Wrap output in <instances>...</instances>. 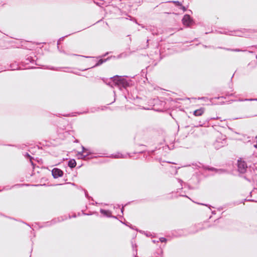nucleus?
I'll list each match as a JSON object with an SVG mask.
<instances>
[{
  "label": "nucleus",
  "instance_id": "nucleus-15",
  "mask_svg": "<svg viewBox=\"0 0 257 257\" xmlns=\"http://www.w3.org/2000/svg\"><path fill=\"white\" fill-rule=\"evenodd\" d=\"M26 156L27 157H29L30 158V160L31 161L32 158L31 157V156L28 153L26 154Z\"/></svg>",
  "mask_w": 257,
  "mask_h": 257
},
{
  "label": "nucleus",
  "instance_id": "nucleus-13",
  "mask_svg": "<svg viewBox=\"0 0 257 257\" xmlns=\"http://www.w3.org/2000/svg\"><path fill=\"white\" fill-rule=\"evenodd\" d=\"M115 158H123V156L121 154H118L115 156Z\"/></svg>",
  "mask_w": 257,
  "mask_h": 257
},
{
  "label": "nucleus",
  "instance_id": "nucleus-16",
  "mask_svg": "<svg viewBox=\"0 0 257 257\" xmlns=\"http://www.w3.org/2000/svg\"><path fill=\"white\" fill-rule=\"evenodd\" d=\"M123 207H122V209H121V212H122V213H123Z\"/></svg>",
  "mask_w": 257,
  "mask_h": 257
},
{
  "label": "nucleus",
  "instance_id": "nucleus-14",
  "mask_svg": "<svg viewBox=\"0 0 257 257\" xmlns=\"http://www.w3.org/2000/svg\"><path fill=\"white\" fill-rule=\"evenodd\" d=\"M173 3L178 5H181V4L178 1H174Z\"/></svg>",
  "mask_w": 257,
  "mask_h": 257
},
{
  "label": "nucleus",
  "instance_id": "nucleus-11",
  "mask_svg": "<svg viewBox=\"0 0 257 257\" xmlns=\"http://www.w3.org/2000/svg\"><path fill=\"white\" fill-rule=\"evenodd\" d=\"M160 240L161 242H163L166 241V239L165 238L162 237L160 238Z\"/></svg>",
  "mask_w": 257,
  "mask_h": 257
},
{
  "label": "nucleus",
  "instance_id": "nucleus-6",
  "mask_svg": "<svg viewBox=\"0 0 257 257\" xmlns=\"http://www.w3.org/2000/svg\"><path fill=\"white\" fill-rule=\"evenodd\" d=\"M182 22L184 25L189 26L191 23L190 17L188 15H185L182 19Z\"/></svg>",
  "mask_w": 257,
  "mask_h": 257
},
{
  "label": "nucleus",
  "instance_id": "nucleus-5",
  "mask_svg": "<svg viewBox=\"0 0 257 257\" xmlns=\"http://www.w3.org/2000/svg\"><path fill=\"white\" fill-rule=\"evenodd\" d=\"M52 174L54 178H57L63 175V172L59 169L54 168L52 171Z\"/></svg>",
  "mask_w": 257,
  "mask_h": 257
},
{
  "label": "nucleus",
  "instance_id": "nucleus-1",
  "mask_svg": "<svg viewBox=\"0 0 257 257\" xmlns=\"http://www.w3.org/2000/svg\"><path fill=\"white\" fill-rule=\"evenodd\" d=\"M112 84H110L111 87L113 85L117 86L118 87H126L129 85V82L123 77L115 76L112 78Z\"/></svg>",
  "mask_w": 257,
  "mask_h": 257
},
{
  "label": "nucleus",
  "instance_id": "nucleus-3",
  "mask_svg": "<svg viewBox=\"0 0 257 257\" xmlns=\"http://www.w3.org/2000/svg\"><path fill=\"white\" fill-rule=\"evenodd\" d=\"M82 152H78L77 157L78 159H85L86 157L90 154V152L83 146L82 147Z\"/></svg>",
  "mask_w": 257,
  "mask_h": 257
},
{
  "label": "nucleus",
  "instance_id": "nucleus-7",
  "mask_svg": "<svg viewBox=\"0 0 257 257\" xmlns=\"http://www.w3.org/2000/svg\"><path fill=\"white\" fill-rule=\"evenodd\" d=\"M204 112V108H200V109H197L195 110L193 112V114L195 116H201L203 114V113Z\"/></svg>",
  "mask_w": 257,
  "mask_h": 257
},
{
  "label": "nucleus",
  "instance_id": "nucleus-8",
  "mask_svg": "<svg viewBox=\"0 0 257 257\" xmlns=\"http://www.w3.org/2000/svg\"><path fill=\"white\" fill-rule=\"evenodd\" d=\"M68 166L69 167H70V168H74L76 166V161L75 160L73 159V160H70L69 162H68Z\"/></svg>",
  "mask_w": 257,
  "mask_h": 257
},
{
  "label": "nucleus",
  "instance_id": "nucleus-12",
  "mask_svg": "<svg viewBox=\"0 0 257 257\" xmlns=\"http://www.w3.org/2000/svg\"><path fill=\"white\" fill-rule=\"evenodd\" d=\"M104 61L102 60V59L98 61V63L96 65H100V64H102Z\"/></svg>",
  "mask_w": 257,
  "mask_h": 257
},
{
  "label": "nucleus",
  "instance_id": "nucleus-9",
  "mask_svg": "<svg viewBox=\"0 0 257 257\" xmlns=\"http://www.w3.org/2000/svg\"><path fill=\"white\" fill-rule=\"evenodd\" d=\"M100 212L101 214H103L104 215H105L106 216L109 217L111 215V212L108 210H105L104 209H101Z\"/></svg>",
  "mask_w": 257,
  "mask_h": 257
},
{
  "label": "nucleus",
  "instance_id": "nucleus-10",
  "mask_svg": "<svg viewBox=\"0 0 257 257\" xmlns=\"http://www.w3.org/2000/svg\"><path fill=\"white\" fill-rule=\"evenodd\" d=\"M240 101H257V98H250V99H241L240 100Z\"/></svg>",
  "mask_w": 257,
  "mask_h": 257
},
{
  "label": "nucleus",
  "instance_id": "nucleus-2",
  "mask_svg": "<svg viewBox=\"0 0 257 257\" xmlns=\"http://www.w3.org/2000/svg\"><path fill=\"white\" fill-rule=\"evenodd\" d=\"M247 165L246 163L240 160H238V170L241 173H244L246 170Z\"/></svg>",
  "mask_w": 257,
  "mask_h": 257
},
{
  "label": "nucleus",
  "instance_id": "nucleus-4",
  "mask_svg": "<svg viewBox=\"0 0 257 257\" xmlns=\"http://www.w3.org/2000/svg\"><path fill=\"white\" fill-rule=\"evenodd\" d=\"M225 144V139H217L214 143L213 145L214 148L216 149H218L220 148L223 147Z\"/></svg>",
  "mask_w": 257,
  "mask_h": 257
}]
</instances>
